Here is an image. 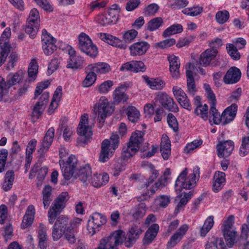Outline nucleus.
Returning <instances> with one entry per match:
<instances>
[{"instance_id":"1","label":"nucleus","mask_w":249,"mask_h":249,"mask_svg":"<svg viewBox=\"0 0 249 249\" xmlns=\"http://www.w3.org/2000/svg\"><path fill=\"white\" fill-rule=\"evenodd\" d=\"M187 169L185 168L177 179L175 183L176 190H180L182 189H191L194 188L196 184V176L199 175V168L197 167L194 168L193 173L189 174L187 178Z\"/></svg>"},{"instance_id":"2","label":"nucleus","mask_w":249,"mask_h":249,"mask_svg":"<svg viewBox=\"0 0 249 249\" xmlns=\"http://www.w3.org/2000/svg\"><path fill=\"white\" fill-rule=\"evenodd\" d=\"M89 116L84 114L81 116L80 121L77 127V134L79 137L77 140L79 146L87 144L92 135L91 128L88 125Z\"/></svg>"},{"instance_id":"3","label":"nucleus","mask_w":249,"mask_h":249,"mask_svg":"<svg viewBox=\"0 0 249 249\" xmlns=\"http://www.w3.org/2000/svg\"><path fill=\"white\" fill-rule=\"evenodd\" d=\"M69 199L67 192H62L54 200L48 211V218L50 224H53L57 216L65 207V204Z\"/></svg>"},{"instance_id":"4","label":"nucleus","mask_w":249,"mask_h":249,"mask_svg":"<svg viewBox=\"0 0 249 249\" xmlns=\"http://www.w3.org/2000/svg\"><path fill=\"white\" fill-rule=\"evenodd\" d=\"M69 199L67 192H62L54 200L48 211V218L50 224H53L57 216L65 207V204Z\"/></svg>"},{"instance_id":"5","label":"nucleus","mask_w":249,"mask_h":249,"mask_svg":"<svg viewBox=\"0 0 249 249\" xmlns=\"http://www.w3.org/2000/svg\"><path fill=\"white\" fill-rule=\"evenodd\" d=\"M123 231L117 230L103 239L100 242L99 247L95 249H111L115 245H122L123 243Z\"/></svg>"},{"instance_id":"6","label":"nucleus","mask_w":249,"mask_h":249,"mask_svg":"<svg viewBox=\"0 0 249 249\" xmlns=\"http://www.w3.org/2000/svg\"><path fill=\"white\" fill-rule=\"evenodd\" d=\"M23 78V74L22 71H19L14 74L10 73L7 78V82L0 76V93L3 96V91L7 90L12 86L18 84L20 85V88H22L24 83L21 82Z\"/></svg>"},{"instance_id":"7","label":"nucleus","mask_w":249,"mask_h":249,"mask_svg":"<svg viewBox=\"0 0 249 249\" xmlns=\"http://www.w3.org/2000/svg\"><path fill=\"white\" fill-rule=\"evenodd\" d=\"M79 48L91 57H95L98 54V49L92 43L91 39L85 33H81L78 37Z\"/></svg>"},{"instance_id":"8","label":"nucleus","mask_w":249,"mask_h":249,"mask_svg":"<svg viewBox=\"0 0 249 249\" xmlns=\"http://www.w3.org/2000/svg\"><path fill=\"white\" fill-rule=\"evenodd\" d=\"M143 231L144 230L140 223L133 224L127 232L125 240H124L123 243L124 242L125 246L127 248L131 247L140 238ZM123 236L124 239V232L123 231Z\"/></svg>"},{"instance_id":"9","label":"nucleus","mask_w":249,"mask_h":249,"mask_svg":"<svg viewBox=\"0 0 249 249\" xmlns=\"http://www.w3.org/2000/svg\"><path fill=\"white\" fill-rule=\"evenodd\" d=\"M94 107L96 113H98V120L101 125L104 123L107 116L114 111V107L110 105L105 97H101Z\"/></svg>"},{"instance_id":"10","label":"nucleus","mask_w":249,"mask_h":249,"mask_svg":"<svg viewBox=\"0 0 249 249\" xmlns=\"http://www.w3.org/2000/svg\"><path fill=\"white\" fill-rule=\"evenodd\" d=\"M59 163L64 178L66 180H69L76 171L77 160L74 156L71 155L66 162H65L63 160H60Z\"/></svg>"},{"instance_id":"11","label":"nucleus","mask_w":249,"mask_h":249,"mask_svg":"<svg viewBox=\"0 0 249 249\" xmlns=\"http://www.w3.org/2000/svg\"><path fill=\"white\" fill-rule=\"evenodd\" d=\"M107 222L106 217L103 214L98 213H93L89 217L87 225V230L90 235H93L99 228Z\"/></svg>"},{"instance_id":"12","label":"nucleus","mask_w":249,"mask_h":249,"mask_svg":"<svg viewBox=\"0 0 249 249\" xmlns=\"http://www.w3.org/2000/svg\"><path fill=\"white\" fill-rule=\"evenodd\" d=\"M38 69V66L36 60L34 58L32 59L29 65L28 70V78L25 80L23 87L18 90V93L20 96L22 95L27 91L30 84L34 82L36 79Z\"/></svg>"},{"instance_id":"13","label":"nucleus","mask_w":249,"mask_h":249,"mask_svg":"<svg viewBox=\"0 0 249 249\" xmlns=\"http://www.w3.org/2000/svg\"><path fill=\"white\" fill-rule=\"evenodd\" d=\"M156 101L158 102L162 108H165L169 111L177 112L178 110L177 105L172 97L169 96L165 92H158L155 97Z\"/></svg>"},{"instance_id":"14","label":"nucleus","mask_w":249,"mask_h":249,"mask_svg":"<svg viewBox=\"0 0 249 249\" xmlns=\"http://www.w3.org/2000/svg\"><path fill=\"white\" fill-rule=\"evenodd\" d=\"M41 41L42 49L46 55H51L56 50L55 38L49 34L46 29L42 30Z\"/></svg>"},{"instance_id":"15","label":"nucleus","mask_w":249,"mask_h":249,"mask_svg":"<svg viewBox=\"0 0 249 249\" xmlns=\"http://www.w3.org/2000/svg\"><path fill=\"white\" fill-rule=\"evenodd\" d=\"M189 230V226L184 224L180 226L177 231L170 237L166 244L167 249L175 247L183 238Z\"/></svg>"},{"instance_id":"16","label":"nucleus","mask_w":249,"mask_h":249,"mask_svg":"<svg viewBox=\"0 0 249 249\" xmlns=\"http://www.w3.org/2000/svg\"><path fill=\"white\" fill-rule=\"evenodd\" d=\"M234 142L231 140L219 142L216 145L217 154L219 157H228L234 149Z\"/></svg>"},{"instance_id":"17","label":"nucleus","mask_w":249,"mask_h":249,"mask_svg":"<svg viewBox=\"0 0 249 249\" xmlns=\"http://www.w3.org/2000/svg\"><path fill=\"white\" fill-rule=\"evenodd\" d=\"M149 47V44L144 41L134 43L129 47L130 54L133 56L143 55L146 53Z\"/></svg>"},{"instance_id":"18","label":"nucleus","mask_w":249,"mask_h":249,"mask_svg":"<svg viewBox=\"0 0 249 249\" xmlns=\"http://www.w3.org/2000/svg\"><path fill=\"white\" fill-rule=\"evenodd\" d=\"M49 93L48 92H44L41 94L39 101L36 104L33 108L32 114L34 117H36L37 119L39 116L42 114L49 101Z\"/></svg>"},{"instance_id":"19","label":"nucleus","mask_w":249,"mask_h":249,"mask_svg":"<svg viewBox=\"0 0 249 249\" xmlns=\"http://www.w3.org/2000/svg\"><path fill=\"white\" fill-rule=\"evenodd\" d=\"M166 186V184L161 182V179H158L152 186L150 190H147L140 196L137 197V200L139 202H142L148 200L152 197L153 196L158 190L161 189Z\"/></svg>"},{"instance_id":"20","label":"nucleus","mask_w":249,"mask_h":249,"mask_svg":"<svg viewBox=\"0 0 249 249\" xmlns=\"http://www.w3.org/2000/svg\"><path fill=\"white\" fill-rule=\"evenodd\" d=\"M194 66L191 63H188V68L186 70V75L187 77V92L189 94L194 96L197 91V89L193 76L192 70L194 69Z\"/></svg>"},{"instance_id":"21","label":"nucleus","mask_w":249,"mask_h":249,"mask_svg":"<svg viewBox=\"0 0 249 249\" xmlns=\"http://www.w3.org/2000/svg\"><path fill=\"white\" fill-rule=\"evenodd\" d=\"M54 129L51 127L47 131L41 143L40 149L38 152L43 157L44 154L49 150L54 138Z\"/></svg>"},{"instance_id":"22","label":"nucleus","mask_w":249,"mask_h":249,"mask_svg":"<svg viewBox=\"0 0 249 249\" xmlns=\"http://www.w3.org/2000/svg\"><path fill=\"white\" fill-rule=\"evenodd\" d=\"M241 76L240 70L235 67H232L227 71L223 81L226 84H235L239 81Z\"/></svg>"},{"instance_id":"23","label":"nucleus","mask_w":249,"mask_h":249,"mask_svg":"<svg viewBox=\"0 0 249 249\" xmlns=\"http://www.w3.org/2000/svg\"><path fill=\"white\" fill-rule=\"evenodd\" d=\"M237 110V106L235 104H232L226 108L222 113L221 123L225 125L232 121L235 117Z\"/></svg>"},{"instance_id":"24","label":"nucleus","mask_w":249,"mask_h":249,"mask_svg":"<svg viewBox=\"0 0 249 249\" xmlns=\"http://www.w3.org/2000/svg\"><path fill=\"white\" fill-rule=\"evenodd\" d=\"M159 230L158 224H153L146 231L142 239L143 245L146 246L151 244L157 236Z\"/></svg>"},{"instance_id":"25","label":"nucleus","mask_w":249,"mask_h":249,"mask_svg":"<svg viewBox=\"0 0 249 249\" xmlns=\"http://www.w3.org/2000/svg\"><path fill=\"white\" fill-rule=\"evenodd\" d=\"M168 60L170 64V71L172 77L177 79L179 77L180 61L178 57L174 54L168 56Z\"/></svg>"},{"instance_id":"26","label":"nucleus","mask_w":249,"mask_h":249,"mask_svg":"<svg viewBox=\"0 0 249 249\" xmlns=\"http://www.w3.org/2000/svg\"><path fill=\"white\" fill-rule=\"evenodd\" d=\"M225 174L224 172H215L213 178L212 189L217 193L222 189L226 182Z\"/></svg>"},{"instance_id":"27","label":"nucleus","mask_w":249,"mask_h":249,"mask_svg":"<svg viewBox=\"0 0 249 249\" xmlns=\"http://www.w3.org/2000/svg\"><path fill=\"white\" fill-rule=\"evenodd\" d=\"M217 50L215 49H207L203 52L200 56L199 63L203 67L208 66L216 56Z\"/></svg>"},{"instance_id":"28","label":"nucleus","mask_w":249,"mask_h":249,"mask_svg":"<svg viewBox=\"0 0 249 249\" xmlns=\"http://www.w3.org/2000/svg\"><path fill=\"white\" fill-rule=\"evenodd\" d=\"M35 207L30 205L28 206L21 225V228L25 229L31 226L33 222L35 215Z\"/></svg>"},{"instance_id":"29","label":"nucleus","mask_w":249,"mask_h":249,"mask_svg":"<svg viewBox=\"0 0 249 249\" xmlns=\"http://www.w3.org/2000/svg\"><path fill=\"white\" fill-rule=\"evenodd\" d=\"M114 151L109 148V143L108 139L104 140L101 144V150L100 154L99 160L102 162L107 161L109 157L111 156Z\"/></svg>"},{"instance_id":"30","label":"nucleus","mask_w":249,"mask_h":249,"mask_svg":"<svg viewBox=\"0 0 249 249\" xmlns=\"http://www.w3.org/2000/svg\"><path fill=\"white\" fill-rule=\"evenodd\" d=\"M88 71H93L97 73L105 74L111 71V67L107 63L98 62L94 64L89 65L86 68V72Z\"/></svg>"},{"instance_id":"31","label":"nucleus","mask_w":249,"mask_h":249,"mask_svg":"<svg viewBox=\"0 0 249 249\" xmlns=\"http://www.w3.org/2000/svg\"><path fill=\"white\" fill-rule=\"evenodd\" d=\"M99 36L101 40L106 42L108 44L121 49H125V46L120 39L110 34L100 33Z\"/></svg>"},{"instance_id":"32","label":"nucleus","mask_w":249,"mask_h":249,"mask_svg":"<svg viewBox=\"0 0 249 249\" xmlns=\"http://www.w3.org/2000/svg\"><path fill=\"white\" fill-rule=\"evenodd\" d=\"M118 17L116 13L113 11H107V13L100 16L98 22L101 25L106 26L109 24L115 23L118 20Z\"/></svg>"},{"instance_id":"33","label":"nucleus","mask_w":249,"mask_h":249,"mask_svg":"<svg viewBox=\"0 0 249 249\" xmlns=\"http://www.w3.org/2000/svg\"><path fill=\"white\" fill-rule=\"evenodd\" d=\"M91 168L89 164H86L84 166L81 167L77 171L75 176H77L79 179L83 183L89 181L91 175Z\"/></svg>"},{"instance_id":"34","label":"nucleus","mask_w":249,"mask_h":249,"mask_svg":"<svg viewBox=\"0 0 249 249\" xmlns=\"http://www.w3.org/2000/svg\"><path fill=\"white\" fill-rule=\"evenodd\" d=\"M224 238L227 242V245L229 248L233 247L237 236V231L235 228L232 229L222 230Z\"/></svg>"},{"instance_id":"35","label":"nucleus","mask_w":249,"mask_h":249,"mask_svg":"<svg viewBox=\"0 0 249 249\" xmlns=\"http://www.w3.org/2000/svg\"><path fill=\"white\" fill-rule=\"evenodd\" d=\"M143 78L145 83L152 89L160 90L162 89L165 85L164 81L160 78H150L147 75L143 76Z\"/></svg>"},{"instance_id":"36","label":"nucleus","mask_w":249,"mask_h":249,"mask_svg":"<svg viewBox=\"0 0 249 249\" xmlns=\"http://www.w3.org/2000/svg\"><path fill=\"white\" fill-rule=\"evenodd\" d=\"M15 180V173L13 170L7 171L4 177L1 186L4 191H8L12 188Z\"/></svg>"},{"instance_id":"37","label":"nucleus","mask_w":249,"mask_h":249,"mask_svg":"<svg viewBox=\"0 0 249 249\" xmlns=\"http://www.w3.org/2000/svg\"><path fill=\"white\" fill-rule=\"evenodd\" d=\"M113 98L114 102L116 104L124 102L128 99V97L125 93V87L123 85L116 88L113 92Z\"/></svg>"},{"instance_id":"38","label":"nucleus","mask_w":249,"mask_h":249,"mask_svg":"<svg viewBox=\"0 0 249 249\" xmlns=\"http://www.w3.org/2000/svg\"><path fill=\"white\" fill-rule=\"evenodd\" d=\"M55 227L58 228L61 231L66 232L68 229L72 228L71 221L67 217L63 215L59 216L54 223Z\"/></svg>"},{"instance_id":"39","label":"nucleus","mask_w":249,"mask_h":249,"mask_svg":"<svg viewBox=\"0 0 249 249\" xmlns=\"http://www.w3.org/2000/svg\"><path fill=\"white\" fill-rule=\"evenodd\" d=\"M138 148L128 142L123 148L122 153V159L123 160H128L133 156L138 151Z\"/></svg>"},{"instance_id":"40","label":"nucleus","mask_w":249,"mask_h":249,"mask_svg":"<svg viewBox=\"0 0 249 249\" xmlns=\"http://www.w3.org/2000/svg\"><path fill=\"white\" fill-rule=\"evenodd\" d=\"M42 194L44 208L47 209L53 199L52 187L46 185L42 190Z\"/></svg>"},{"instance_id":"41","label":"nucleus","mask_w":249,"mask_h":249,"mask_svg":"<svg viewBox=\"0 0 249 249\" xmlns=\"http://www.w3.org/2000/svg\"><path fill=\"white\" fill-rule=\"evenodd\" d=\"M67 63V68L72 70L81 69L83 67V59L80 55L70 57Z\"/></svg>"},{"instance_id":"42","label":"nucleus","mask_w":249,"mask_h":249,"mask_svg":"<svg viewBox=\"0 0 249 249\" xmlns=\"http://www.w3.org/2000/svg\"><path fill=\"white\" fill-rule=\"evenodd\" d=\"M48 172V168L46 166L41 167L39 163L36 164L32 169V173H37V178L40 182L37 183V185L41 184V181L44 179Z\"/></svg>"},{"instance_id":"43","label":"nucleus","mask_w":249,"mask_h":249,"mask_svg":"<svg viewBox=\"0 0 249 249\" xmlns=\"http://www.w3.org/2000/svg\"><path fill=\"white\" fill-rule=\"evenodd\" d=\"M182 31L183 27L181 24H174L164 31L162 33V36L165 38L171 35L180 33Z\"/></svg>"},{"instance_id":"44","label":"nucleus","mask_w":249,"mask_h":249,"mask_svg":"<svg viewBox=\"0 0 249 249\" xmlns=\"http://www.w3.org/2000/svg\"><path fill=\"white\" fill-rule=\"evenodd\" d=\"M144 133L141 131L136 130L132 134L129 142L139 148V145L144 141Z\"/></svg>"},{"instance_id":"45","label":"nucleus","mask_w":249,"mask_h":249,"mask_svg":"<svg viewBox=\"0 0 249 249\" xmlns=\"http://www.w3.org/2000/svg\"><path fill=\"white\" fill-rule=\"evenodd\" d=\"M214 224L213 216H209L205 221L203 226L200 228L199 234L202 237H205L206 234L211 230Z\"/></svg>"},{"instance_id":"46","label":"nucleus","mask_w":249,"mask_h":249,"mask_svg":"<svg viewBox=\"0 0 249 249\" xmlns=\"http://www.w3.org/2000/svg\"><path fill=\"white\" fill-rule=\"evenodd\" d=\"M163 23V20L161 18H155L151 19L146 24V29L149 31L152 32L158 29Z\"/></svg>"},{"instance_id":"47","label":"nucleus","mask_w":249,"mask_h":249,"mask_svg":"<svg viewBox=\"0 0 249 249\" xmlns=\"http://www.w3.org/2000/svg\"><path fill=\"white\" fill-rule=\"evenodd\" d=\"M63 130V136L65 141H69L71 138V136L74 132L73 128L71 126H68L65 124L64 121L60 124L59 126V129H60V131Z\"/></svg>"},{"instance_id":"48","label":"nucleus","mask_w":249,"mask_h":249,"mask_svg":"<svg viewBox=\"0 0 249 249\" xmlns=\"http://www.w3.org/2000/svg\"><path fill=\"white\" fill-rule=\"evenodd\" d=\"M126 114L130 121L135 123L139 119L140 113L135 107L131 106L127 108Z\"/></svg>"},{"instance_id":"49","label":"nucleus","mask_w":249,"mask_h":249,"mask_svg":"<svg viewBox=\"0 0 249 249\" xmlns=\"http://www.w3.org/2000/svg\"><path fill=\"white\" fill-rule=\"evenodd\" d=\"M39 27V24L27 22L24 29L25 32L29 35L30 37L32 38H34L37 34Z\"/></svg>"},{"instance_id":"50","label":"nucleus","mask_w":249,"mask_h":249,"mask_svg":"<svg viewBox=\"0 0 249 249\" xmlns=\"http://www.w3.org/2000/svg\"><path fill=\"white\" fill-rule=\"evenodd\" d=\"M222 246H224V241L222 238L212 237L205 245V249H211L216 247L217 249H219V247Z\"/></svg>"},{"instance_id":"51","label":"nucleus","mask_w":249,"mask_h":249,"mask_svg":"<svg viewBox=\"0 0 249 249\" xmlns=\"http://www.w3.org/2000/svg\"><path fill=\"white\" fill-rule=\"evenodd\" d=\"M203 10L202 7L198 5L192 7L185 8L182 10V13L186 15L196 17L200 15Z\"/></svg>"},{"instance_id":"52","label":"nucleus","mask_w":249,"mask_h":249,"mask_svg":"<svg viewBox=\"0 0 249 249\" xmlns=\"http://www.w3.org/2000/svg\"><path fill=\"white\" fill-rule=\"evenodd\" d=\"M170 196L167 195H160L155 199V203L160 208H166L170 202Z\"/></svg>"},{"instance_id":"53","label":"nucleus","mask_w":249,"mask_h":249,"mask_svg":"<svg viewBox=\"0 0 249 249\" xmlns=\"http://www.w3.org/2000/svg\"><path fill=\"white\" fill-rule=\"evenodd\" d=\"M208 106L206 104L198 106L195 110V113L206 121L208 119Z\"/></svg>"},{"instance_id":"54","label":"nucleus","mask_w":249,"mask_h":249,"mask_svg":"<svg viewBox=\"0 0 249 249\" xmlns=\"http://www.w3.org/2000/svg\"><path fill=\"white\" fill-rule=\"evenodd\" d=\"M8 156V152L7 149L4 148L0 149V173L5 171Z\"/></svg>"},{"instance_id":"55","label":"nucleus","mask_w":249,"mask_h":249,"mask_svg":"<svg viewBox=\"0 0 249 249\" xmlns=\"http://www.w3.org/2000/svg\"><path fill=\"white\" fill-rule=\"evenodd\" d=\"M86 78L83 82V86L84 87L91 86L96 80V74L93 71H89Z\"/></svg>"},{"instance_id":"56","label":"nucleus","mask_w":249,"mask_h":249,"mask_svg":"<svg viewBox=\"0 0 249 249\" xmlns=\"http://www.w3.org/2000/svg\"><path fill=\"white\" fill-rule=\"evenodd\" d=\"M176 43V41L174 38H169L155 43V47L165 49L173 46Z\"/></svg>"},{"instance_id":"57","label":"nucleus","mask_w":249,"mask_h":249,"mask_svg":"<svg viewBox=\"0 0 249 249\" xmlns=\"http://www.w3.org/2000/svg\"><path fill=\"white\" fill-rule=\"evenodd\" d=\"M151 175H150L148 178L146 179L145 181L143 182V184L142 185L141 188H147L159 176V172L158 170L154 169L151 170Z\"/></svg>"},{"instance_id":"58","label":"nucleus","mask_w":249,"mask_h":249,"mask_svg":"<svg viewBox=\"0 0 249 249\" xmlns=\"http://www.w3.org/2000/svg\"><path fill=\"white\" fill-rule=\"evenodd\" d=\"M227 52L231 57L235 60H239L240 58V54L238 52L236 47L232 44H228L226 46Z\"/></svg>"},{"instance_id":"59","label":"nucleus","mask_w":249,"mask_h":249,"mask_svg":"<svg viewBox=\"0 0 249 249\" xmlns=\"http://www.w3.org/2000/svg\"><path fill=\"white\" fill-rule=\"evenodd\" d=\"M10 36V28H6L1 36L0 38V46H11L9 44V37Z\"/></svg>"},{"instance_id":"60","label":"nucleus","mask_w":249,"mask_h":249,"mask_svg":"<svg viewBox=\"0 0 249 249\" xmlns=\"http://www.w3.org/2000/svg\"><path fill=\"white\" fill-rule=\"evenodd\" d=\"M230 17V14L227 10L220 11L216 13L215 19L219 24L225 23Z\"/></svg>"},{"instance_id":"61","label":"nucleus","mask_w":249,"mask_h":249,"mask_svg":"<svg viewBox=\"0 0 249 249\" xmlns=\"http://www.w3.org/2000/svg\"><path fill=\"white\" fill-rule=\"evenodd\" d=\"M234 216L233 215H230L228 217H227L225 220H223V223L222 224L221 229L222 230H227V229H232V228H234Z\"/></svg>"},{"instance_id":"62","label":"nucleus","mask_w":249,"mask_h":249,"mask_svg":"<svg viewBox=\"0 0 249 249\" xmlns=\"http://www.w3.org/2000/svg\"><path fill=\"white\" fill-rule=\"evenodd\" d=\"M204 88L206 92L207 97L210 102V104H216V100L215 96L213 91L212 90L210 86L208 84H204Z\"/></svg>"},{"instance_id":"63","label":"nucleus","mask_w":249,"mask_h":249,"mask_svg":"<svg viewBox=\"0 0 249 249\" xmlns=\"http://www.w3.org/2000/svg\"><path fill=\"white\" fill-rule=\"evenodd\" d=\"M249 152V136L242 139V145L240 148V155L245 156Z\"/></svg>"},{"instance_id":"64","label":"nucleus","mask_w":249,"mask_h":249,"mask_svg":"<svg viewBox=\"0 0 249 249\" xmlns=\"http://www.w3.org/2000/svg\"><path fill=\"white\" fill-rule=\"evenodd\" d=\"M27 22H30L36 24H39L40 18L39 12L36 9H33L30 13Z\"/></svg>"}]
</instances>
